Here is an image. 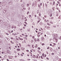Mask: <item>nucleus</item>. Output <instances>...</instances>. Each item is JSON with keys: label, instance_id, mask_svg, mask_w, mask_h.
<instances>
[{"label": "nucleus", "instance_id": "4468645a", "mask_svg": "<svg viewBox=\"0 0 61 61\" xmlns=\"http://www.w3.org/2000/svg\"><path fill=\"white\" fill-rule=\"evenodd\" d=\"M34 40L35 42H36V41H37V40H36V38H34Z\"/></svg>", "mask_w": 61, "mask_h": 61}, {"label": "nucleus", "instance_id": "bf43d9fd", "mask_svg": "<svg viewBox=\"0 0 61 61\" xmlns=\"http://www.w3.org/2000/svg\"><path fill=\"white\" fill-rule=\"evenodd\" d=\"M42 3H41L40 4V5H41V6L42 5Z\"/></svg>", "mask_w": 61, "mask_h": 61}, {"label": "nucleus", "instance_id": "ea45409f", "mask_svg": "<svg viewBox=\"0 0 61 61\" xmlns=\"http://www.w3.org/2000/svg\"><path fill=\"white\" fill-rule=\"evenodd\" d=\"M39 16H41V14H40V13L39 14Z\"/></svg>", "mask_w": 61, "mask_h": 61}, {"label": "nucleus", "instance_id": "58836bf2", "mask_svg": "<svg viewBox=\"0 0 61 61\" xmlns=\"http://www.w3.org/2000/svg\"><path fill=\"white\" fill-rule=\"evenodd\" d=\"M6 57H7V56L6 55H5L4 56V57H5V58Z\"/></svg>", "mask_w": 61, "mask_h": 61}, {"label": "nucleus", "instance_id": "c03bdc74", "mask_svg": "<svg viewBox=\"0 0 61 61\" xmlns=\"http://www.w3.org/2000/svg\"><path fill=\"white\" fill-rule=\"evenodd\" d=\"M46 58L47 59V60H49V58H48L47 57Z\"/></svg>", "mask_w": 61, "mask_h": 61}, {"label": "nucleus", "instance_id": "5701e85b", "mask_svg": "<svg viewBox=\"0 0 61 61\" xmlns=\"http://www.w3.org/2000/svg\"><path fill=\"white\" fill-rule=\"evenodd\" d=\"M50 23H51V24H53V22L52 21H50Z\"/></svg>", "mask_w": 61, "mask_h": 61}, {"label": "nucleus", "instance_id": "c756f323", "mask_svg": "<svg viewBox=\"0 0 61 61\" xmlns=\"http://www.w3.org/2000/svg\"><path fill=\"white\" fill-rule=\"evenodd\" d=\"M40 20H38V23H39V22H40Z\"/></svg>", "mask_w": 61, "mask_h": 61}, {"label": "nucleus", "instance_id": "6e6552de", "mask_svg": "<svg viewBox=\"0 0 61 61\" xmlns=\"http://www.w3.org/2000/svg\"><path fill=\"white\" fill-rule=\"evenodd\" d=\"M37 17L38 20H41V19L40 18H39V17L38 16Z\"/></svg>", "mask_w": 61, "mask_h": 61}, {"label": "nucleus", "instance_id": "c85d7f7f", "mask_svg": "<svg viewBox=\"0 0 61 61\" xmlns=\"http://www.w3.org/2000/svg\"><path fill=\"white\" fill-rule=\"evenodd\" d=\"M32 25H35V23H34V22H33L32 23Z\"/></svg>", "mask_w": 61, "mask_h": 61}, {"label": "nucleus", "instance_id": "338daca9", "mask_svg": "<svg viewBox=\"0 0 61 61\" xmlns=\"http://www.w3.org/2000/svg\"><path fill=\"white\" fill-rule=\"evenodd\" d=\"M7 61H9V60H8V59H7Z\"/></svg>", "mask_w": 61, "mask_h": 61}, {"label": "nucleus", "instance_id": "0eeeda50", "mask_svg": "<svg viewBox=\"0 0 61 61\" xmlns=\"http://www.w3.org/2000/svg\"><path fill=\"white\" fill-rule=\"evenodd\" d=\"M41 41H43L44 40V38L43 37H42L41 38Z\"/></svg>", "mask_w": 61, "mask_h": 61}, {"label": "nucleus", "instance_id": "79ce46f5", "mask_svg": "<svg viewBox=\"0 0 61 61\" xmlns=\"http://www.w3.org/2000/svg\"><path fill=\"white\" fill-rule=\"evenodd\" d=\"M38 49L39 50H40V47H38Z\"/></svg>", "mask_w": 61, "mask_h": 61}, {"label": "nucleus", "instance_id": "de8ad7c7", "mask_svg": "<svg viewBox=\"0 0 61 61\" xmlns=\"http://www.w3.org/2000/svg\"><path fill=\"white\" fill-rule=\"evenodd\" d=\"M23 9H24V10H25V8H23Z\"/></svg>", "mask_w": 61, "mask_h": 61}, {"label": "nucleus", "instance_id": "a18cd8bd", "mask_svg": "<svg viewBox=\"0 0 61 61\" xmlns=\"http://www.w3.org/2000/svg\"><path fill=\"white\" fill-rule=\"evenodd\" d=\"M38 52H39V53H41V52L40 51H38Z\"/></svg>", "mask_w": 61, "mask_h": 61}, {"label": "nucleus", "instance_id": "052dcab7", "mask_svg": "<svg viewBox=\"0 0 61 61\" xmlns=\"http://www.w3.org/2000/svg\"><path fill=\"white\" fill-rule=\"evenodd\" d=\"M15 35H16V33H15L14 35V36H15Z\"/></svg>", "mask_w": 61, "mask_h": 61}, {"label": "nucleus", "instance_id": "aec40b11", "mask_svg": "<svg viewBox=\"0 0 61 61\" xmlns=\"http://www.w3.org/2000/svg\"><path fill=\"white\" fill-rule=\"evenodd\" d=\"M52 16V14L51 13L50 15V16L51 17Z\"/></svg>", "mask_w": 61, "mask_h": 61}, {"label": "nucleus", "instance_id": "4be33fe9", "mask_svg": "<svg viewBox=\"0 0 61 61\" xmlns=\"http://www.w3.org/2000/svg\"><path fill=\"white\" fill-rule=\"evenodd\" d=\"M29 18H30L31 17V15H30L29 16Z\"/></svg>", "mask_w": 61, "mask_h": 61}, {"label": "nucleus", "instance_id": "2f4dec72", "mask_svg": "<svg viewBox=\"0 0 61 61\" xmlns=\"http://www.w3.org/2000/svg\"><path fill=\"white\" fill-rule=\"evenodd\" d=\"M45 55V54H42V56H44Z\"/></svg>", "mask_w": 61, "mask_h": 61}, {"label": "nucleus", "instance_id": "9b49d317", "mask_svg": "<svg viewBox=\"0 0 61 61\" xmlns=\"http://www.w3.org/2000/svg\"><path fill=\"white\" fill-rule=\"evenodd\" d=\"M1 58H2L1 60H4V59H5V58H4L3 57H2Z\"/></svg>", "mask_w": 61, "mask_h": 61}, {"label": "nucleus", "instance_id": "c9c22d12", "mask_svg": "<svg viewBox=\"0 0 61 61\" xmlns=\"http://www.w3.org/2000/svg\"><path fill=\"white\" fill-rule=\"evenodd\" d=\"M26 51L27 52H29V50H26Z\"/></svg>", "mask_w": 61, "mask_h": 61}, {"label": "nucleus", "instance_id": "f257e3e1", "mask_svg": "<svg viewBox=\"0 0 61 61\" xmlns=\"http://www.w3.org/2000/svg\"><path fill=\"white\" fill-rule=\"evenodd\" d=\"M53 40L54 41V42H56V43L57 42V41L58 40L57 39L55 38H53Z\"/></svg>", "mask_w": 61, "mask_h": 61}, {"label": "nucleus", "instance_id": "f03ea898", "mask_svg": "<svg viewBox=\"0 0 61 61\" xmlns=\"http://www.w3.org/2000/svg\"><path fill=\"white\" fill-rule=\"evenodd\" d=\"M36 6V2H33L32 4V6Z\"/></svg>", "mask_w": 61, "mask_h": 61}, {"label": "nucleus", "instance_id": "a211bd4d", "mask_svg": "<svg viewBox=\"0 0 61 61\" xmlns=\"http://www.w3.org/2000/svg\"><path fill=\"white\" fill-rule=\"evenodd\" d=\"M27 6L28 7L29 6V4L28 3L27 4Z\"/></svg>", "mask_w": 61, "mask_h": 61}, {"label": "nucleus", "instance_id": "13d9d810", "mask_svg": "<svg viewBox=\"0 0 61 61\" xmlns=\"http://www.w3.org/2000/svg\"><path fill=\"white\" fill-rule=\"evenodd\" d=\"M46 54H45V57H46Z\"/></svg>", "mask_w": 61, "mask_h": 61}, {"label": "nucleus", "instance_id": "603ef678", "mask_svg": "<svg viewBox=\"0 0 61 61\" xmlns=\"http://www.w3.org/2000/svg\"><path fill=\"white\" fill-rule=\"evenodd\" d=\"M34 17H36V15H35Z\"/></svg>", "mask_w": 61, "mask_h": 61}, {"label": "nucleus", "instance_id": "dca6fc26", "mask_svg": "<svg viewBox=\"0 0 61 61\" xmlns=\"http://www.w3.org/2000/svg\"><path fill=\"white\" fill-rule=\"evenodd\" d=\"M17 51H20V49H17Z\"/></svg>", "mask_w": 61, "mask_h": 61}, {"label": "nucleus", "instance_id": "9d476101", "mask_svg": "<svg viewBox=\"0 0 61 61\" xmlns=\"http://www.w3.org/2000/svg\"><path fill=\"white\" fill-rule=\"evenodd\" d=\"M21 49H22V50H24V48L23 47H21Z\"/></svg>", "mask_w": 61, "mask_h": 61}, {"label": "nucleus", "instance_id": "a878e982", "mask_svg": "<svg viewBox=\"0 0 61 61\" xmlns=\"http://www.w3.org/2000/svg\"><path fill=\"white\" fill-rule=\"evenodd\" d=\"M55 3V1H54V2H53V5H54Z\"/></svg>", "mask_w": 61, "mask_h": 61}, {"label": "nucleus", "instance_id": "bb28decb", "mask_svg": "<svg viewBox=\"0 0 61 61\" xmlns=\"http://www.w3.org/2000/svg\"><path fill=\"white\" fill-rule=\"evenodd\" d=\"M40 36V35H37V36L39 37V36Z\"/></svg>", "mask_w": 61, "mask_h": 61}, {"label": "nucleus", "instance_id": "e2e57ef3", "mask_svg": "<svg viewBox=\"0 0 61 61\" xmlns=\"http://www.w3.org/2000/svg\"><path fill=\"white\" fill-rule=\"evenodd\" d=\"M25 21H27V19H25Z\"/></svg>", "mask_w": 61, "mask_h": 61}, {"label": "nucleus", "instance_id": "7ed1b4c3", "mask_svg": "<svg viewBox=\"0 0 61 61\" xmlns=\"http://www.w3.org/2000/svg\"><path fill=\"white\" fill-rule=\"evenodd\" d=\"M57 36V35L56 34H55L54 35V37L56 38Z\"/></svg>", "mask_w": 61, "mask_h": 61}, {"label": "nucleus", "instance_id": "f8f14e48", "mask_svg": "<svg viewBox=\"0 0 61 61\" xmlns=\"http://www.w3.org/2000/svg\"><path fill=\"white\" fill-rule=\"evenodd\" d=\"M9 59H12V58H11V57L10 56H9Z\"/></svg>", "mask_w": 61, "mask_h": 61}, {"label": "nucleus", "instance_id": "e433bc0d", "mask_svg": "<svg viewBox=\"0 0 61 61\" xmlns=\"http://www.w3.org/2000/svg\"><path fill=\"white\" fill-rule=\"evenodd\" d=\"M36 58H38V56H37L36 57Z\"/></svg>", "mask_w": 61, "mask_h": 61}, {"label": "nucleus", "instance_id": "cd10ccee", "mask_svg": "<svg viewBox=\"0 0 61 61\" xmlns=\"http://www.w3.org/2000/svg\"><path fill=\"white\" fill-rule=\"evenodd\" d=\"M31 43H33V40H31Z\"/></svg>", "mask_w": 61, "mask_h": 61}, {"label": "nucleus", "instance_id": "393cba45", "mask_svg": "<svg viewBox=\"0 0 61 61\" xmlns=\"http://www.w3.org/2000/svg\"><path fill=\"white\" fill-rule=\"evenodd\" d=\"M14 26L13 25L11 27V28H14Z\"/></svg>", "mask_w": 61, "mask_h": 61}, {"label": "nucleus", "instance_id": "5fc2aeb1", "mask_svg": "<svg viewBox=\"0 0 61 61\" xmlns=\"http://www.w3.org/2000/svg\"><path fill=\"white\" fill-rule=\"evenodd\" d=\"M57 2L58 3V4H60V3L59 2V1H57Z\"/></svg>", "mask_w": 61, "mask_h": 61}, {"label": "nucleus", "instance_id": "ddd939ff", "mask_svg": "<svg viewBox=\"0 0 61 61\" xmlns=\"http://www.w3.org/2000/svg\"><path fill=\"white\" fill-rule=\"evenodd\" d=\"M23 38L25 39H26V40H27V38L26 37H23Z\"/></svg>", "mask_w": 61, "mask_h": 61}, {"label": "nucleus", "instance_id": "09e8293b", "mask_svg": "<svg viewBox=\"0 0 61 61\" xmlns=\"http://www.w3.org/2000/svg\"><path fill=\"white\" fill-rule=\"evenodd\" d=\"M28 46H29V47H30V45H28Z\"/></svg>", "mask_w": 61, "mask_h": 61}, {"label": "nucleus", "instance_id": "7c9ffc66", "mask_svg": "<svg viewBox=\"0 0 61 61\" xmlns=\"http://www.w3.org/2000/svg\"><path fill=\"white\" fill-rule=\"evenodd\" d=\"M47 49H49V46H48L47 48Z\"/></svg>", "mask_w": 61, "mask_h": 61}, {"label": "nucleus", "instance_id": "8fccbe9b", "mask_svg": "<svg viewBox=\"0 0 61 61\" xmlns=\"http://www.w3.org/2000/svg\"><path fill=\"white\" fill-rule=\"evenodd\" d=\"M6 34L7 35H9V34L7 33H6Z\"/></svg>", "mask_w": 61, "mask_h": 61}, {"label": "nucleus", "instance_id": "f704fd0d", "mask_svg": "<svg viewBox=\"0 0 61 61\" xmlns=\"http://www.w3.org/2000/svg\"><path fill=\"white\" fill-rule=\"evenodd\" d=\"M16 28V26H14V28L15 29V28Z\"/></svg>", "mask_w": 61, "mask_h": 61}, {"label": "nucleus", "instance_id": "72a5a7b5", "mask_svg": "<svg viewBox=\"0 0 61 61\" xmlns=\"http://www.w3.org/2000/svg\"><path fill=\"white\" fill-rule=\"evenodd\" d=\"M41 58L42 59H43V57H42V56H41Z\"/></svg>", "mask_w": 61, "mask_h": 61}, {"label": "nucleus", "instance_id": "4c0bfd02", "mask_svg": "<svg viewBox=\"0 0 61 61\" xmlns=\"http://www.w3.org/2000/svg\"><path fill=\"white\" fill-rule=\"evenodd\" d=\"M20 40H23V39L22 38H21Z\"/></svg>", "mask_w": 61, "mask_h": 61}, {"label": "nucleus", "instance_id": "864d4df0", "mask_svg": "<svg viewBox=\"0 0 61 61\" xmlns=\"http://www.w3.org/2000/svg\"><path fill=\"white\" fill-rule=\"evenodd\" d=\"M22 35L23 36H24V35H25V34H22Z\"/></svg>", "mask_w": 61, "mask_h": 61}, {"label": "nucleus", "instance_id": "0e129e2a", "mask_svg": "<svg viewBox=\"0 0 61 61\" xmlns=\"http://www.w3.org/2000/svg\"><path fill=\"white\" fill-rule=\"evenodd\" d=\"M25 36H26V37H27V35H26Z\"/></svg>", "mask_w": 61, "mask_h": 61}, {"label": "nucleus", "instance_id": "37998d69", "mask_svg": "<svg viewBox=\"0 0 61 61\" xmlns=\"http://www.w3.org/2000/svg\"><path fill=\"white\" fill-rule=\"evenodd\" d=\"M54 18L53 17H52L51 18V19H53Z\"/></svg>", "mask_w": 61, "mask_h": 61}, {"label": "nucleus", "instance_id": "412c9836", "mask_svg": "<svg viewBox=\"0 0 61 61\" xmlns=\"http://www.w3.org/2000/svg\"><path fill=\"white\" fill-rule=\"evenodd\" d=\"M10 42L11 43H12V44H13L14 43V42H12V41H10Z\"/></svg>", "mask_w": 61, "mask_h": 61}, {"label": "nucleus", "instance_id": "6ab92c4d", "mask_svg": "<svg viewBox=\"0 0 61 61\" xmlns=\"http://www.w3.org/2000/svg\"><path fill=\"white\" fill-rule=\"evenodd\" d=\"M37 41H38V42L40 41V40H39V39L38 38L37 39Z\"/></svg>", "mask_w": 61, "mask_h": 61}, {"label": "nucleus", "instance_id": "774afa93", "mask_svg": "<svg viewBox=\"0 0 61 61\" xmlns=\"http://www.w3.org/2000/svg\"><path fill=\"white\" fill-rule=\"evenodd\" d=\"M27 60H30V59H28Z\"/></svg>", "mask_w": 61, "mask_h": 61}, {"label": "nucleus", "instance_id": "49530a36", "mask_svg": "<svg viewBox=\"0 0 61 61\" xmlns=\"http://www.w3.org/2000/svg\"><path fill=\"white\" fill-rule=\"evenodd\" d=\"M59 39L60 40H61V36H60Z\"/></svg>", "mask_w": 61, "mask_h": 61}, {"label": "nucleus", "instance_id": "473e14b6", "mask_svg": "<svg viewBox=\"0 0 61 61\" xmlns=\"http://www.w3.org/2000/svg\"><path fill=\"white\" fill-rule=\"evenodd\" d=\"M30 7H29V8H28V10H30Z\"/></svg>", "mask_w": 61, "mask_h": 61}, {"label": "nucleus", "instance_id": "a19ab883", "mask_svg": "<svg viewBox=\"0 0 61 61\" xmlns=\"http://www.w3.org/2000/svg\"><path fill=\"white\" fill-rule=\"evenodd\" d=\"M45 45V44H44V43H42V46H44V45Z\"/></svg>", "mask_w": 61, "mask_h": 61}, {"label": "nucleus", "instance_id": "f3484780", "mask_svg": "<svg viewBox=\"0 0 61 61\" xmlns=\"http://www.w3.org/2000/svg\"><path fill=\"white\" fill-rule=\"evenodd\" d=\"M50 27L49 26H47V29H48V28H49Z\"/></svg>", "mask_w": 61, "mask_h": 61}, {"label": "nucleus", "instance_id": "3c124183", "mask_svg": "<svg viewBox=\"0 0 61 61\" xmlns=\"http://www.w3.org/2000/svg\"><path fill=\"white\" fill-rule=\"evenodd\" d=\"M24 26H26V25L25 24L24 25Z\"/></svg>", "mask_w": 61, "mask_h": 61}, {"label": "nucleus", "instance_id": "680f3d73", "mask_svg": "<svg viewBox=\"0 0 61 61\" xmlns=\"http://www.w3.org/2000/svg\"><path fill=\"white\" fill-rule=\"evenodd\" d=\"M16 40H18V39L17 38H16Z\"/></svg>", "mask_w": 61, "mask_h": 61}, {"label": "nucleus", "instance_id": "423d86ee", "mask_svg": "<svg viewBox=\"0 0 61 61\" xmlns=\"http://www.w3.org/2000/svg\"><path fill=\"white\" fill-rule=\"evenodd\" d=\"M21 6L22 7H25V5L23 4H22L21 5Z\"/></svg>", "mask_w": 61, "mask_h": 61}, {"label": "nucleus", "instance_id": "b1692460", "mask_svg": "<svg viewBox=\"0 0 61 61\" xmlns=\"http://www.w3.org/2000/svg\"><path fill=\"white\" fill-rule=\"evenodd\" d=\"M0 36H1V37H3V36L2 35H0Z\"/></svg>", "mask_w": 61, "mask_h": 61}, {"label": "nucleus", "instance_id": "1a4fd4ad", "mask_svg": "<svg viewBox=\"0 0 61 61\" xmlns=\"http://www.w3.org/2000/svg\"><path fill=\"white\" fill-rule=\"evenodd\" d=\"M33 58H35L36 57V56L34 55H33Z\"/></svg>", "mask_w": 61, "mask_h": 61}, {"label": "nucleus", "instance_id": "69168bd1", "mask_svg": "<svg viewBox=\"0 0 61 61\" xmlns=\"http://www.w3.org/2000/svg\"><path fill=\"white\" fill-rule=\"evenodd\" d=\"M50 46H52V44H50Z\"/></svg>", "mask_w": 61, "mask_h": 61}, {"label": "nucleus", "instance_id": "39448f33", "mask_svg": "<svg viewBox=\"0 0 61 61\" xmlns=\"http://www.w3.org/2000/svg\"><path fill=\"white\" fill-rule=\"evenodd\" d=\"M6 10L5 9H4L3 10V12L4 13H6Z\"/></svg>", "mask_w": 61, "mask_h": 61}, {"label": "nucleus", "instance_id": "2eb2a0df", "mask_svg": "<svg viewBox=\"0 0 61 61\" xmlns=\"http://www.w3.org/2000/svg\"><path fill=\"white\" fill-rule=\"evenodd\" d=\"M0 23H2L3 22V20H0Z\"/></svg>", "mask_w": 61, "mask_h": 61}, {"label": "nucleus", "instance_id": "20e7f679", "mask_svg": "<svg viewBox=\"0 0 61 61\" xmlns=\"http://www.w3.org/2000/svg\"><path fill=\"white\" fill-rule=\"evenodd\" d=\"M12 3H13V2H12V1H10V2L8 3V4L10 5H11V4H12Z\"/></svg>", "mask_w": 61, "mask_h": 61}, {"label": "nucleus", "instance_id": "4d7b16f0", "mask_svg": "<svg viewBox=\"0 0 61 61\" xmlns=\"http://www.w3.org/2000/svg\"><path fill=\"white\" fill-rule=\"evenodd\" d=\"M29 14V12H27V15H28V14Z\"/></svg>", "mask_w": 61, "mask_h": 61}, {"label": "nucleus", "instance_id": "6e6d98bb", "mask_svg": "<svg viewBox=\"0 0 61 61\" xmlns=\"http://www.w3.org/2000/svg\"><path fill=\"white\" fill-rule=\"evenodd\" d=\"M19 46H21V44H20V43H19Z\"/></svg>", "mask_w": 61, "mask_h": 61}]
</instances>
